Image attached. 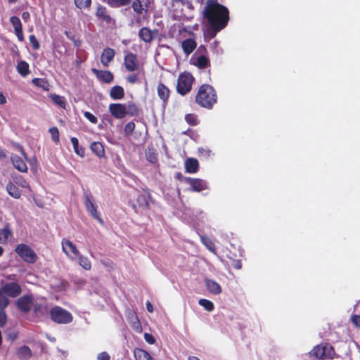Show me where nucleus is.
<instances>
[{"instance_id": "1", "label": "nucleus", "mask_w": 360, "mask_h": 360, "mask_svg": "<svg viewBox=\"0 0 360 360\" xmlns=\"http://www.w3.org/2000/svg\"><path fill=\"white\" fill-rule=\"evenodd\" d=\"M204 13L212 27L217 32L223 29L227 24L229 11L216 0H207Z\"/></svg>"}, {"instance_id": "2", "label": "nucleus", "mask_w": 360, "mask_h": 360, "mask_svg": "<svg viewBox=\"0 0 360 360\" xmlns=\"http://www.w3.org/2000/svg\"><path fill=\"white\" fill-rule=\"evenodd\" d=\"M195 100L200 106L211 108L217 102V94L212 86L203 84L200 87Z\"/></svg>"}, {"instance_id": "3", "label": "nucleus", "mask_w": 360, "mask_h": 360, "mask_svg": "<svg viewBox=\"0 0 360 360\" xmlns=\"http://www.w3.org/2000/svg\"><path fill=\"white\" fill-rule=\"evenodd\" d=\"M15 253L25 262L34 264L38 259L33 249L27 244H18L15 248Z\"/></svg>"}, {"instance_id": "4", "label": "nucleus", "mask_w": 360, "mask_h": 360, "mask_svg": "<svg viewBox=\"0 0 360 360\" xmlns=\"http://www.w3.org/2000/svg\"><path fill=\"white\" fill-rule=\"evenodd\" d=\"M309 355L316 359H332L335 352L333 347L329 345H317L311 349Z\"/></svg>"}, {"instance_id": "5", "label": "nucleus", "mask_w": 360, "mask_h": 360, "mask_svg": "<svg viewBox=\"0 0 360 360\" xmlns=\"http://www.w3.org/2000/svg\"><path fill=\"white\" fill-rule=\"evenodd\" d=\"M193 80L194 77L191 73L187 72L181 73L177 80V91L181 95L188 93L191 89Z\"/></svg>"}, {"instance_id": "6", "label": "nucleus", "mask_w": 360, "mask_h": 360, "mask_svg": "<svg viewBox=\"0 0 360 360\" xmlns=\"http://www.w3.org/2000/svg\"><path fill=\"white\" fill-rule=\"evenodd\" d=\"M51 319L61 324H67L72 321V314L67 310L60 307H54L50 311Z\"/></svg>"}, {"instance_id": "7", "label": "nucleus", "mask_w": 360, "mask_h": 360, "mask_svg": "<svg viewBox=\"0 0 360 360\" xmlns=\"http://www.w3.org/2000/svg\"><path fill=\"white\" fill-rule=\"evenodd\" d=\"M62 250L66 257L72 262L76 261L77 257H79L80 252L77 247L70 240L63 238L61 240Z\"/></svg>"}, {"instance_id": "8", "label": "nucleus", "mask_w": 360, "mask_h": 360, "mask_svg": "<svg viewBox=\"0 0 360 360\" xmlns=\"http://www.w3.org/2000/svg\"><path fill=\"white\" fill-rule=\"evenodd\" d=\"M0 288L8 297H16L21 293V287L16 282L5 283L1 281Z\"/></svg>"}, {"instance_id": "9", "label": "nucleus", "mask_w": 360, "mask_h": 360, "mask_svg": "<svg viewBox=\"0 0 360 360\" xmlns=\"http://www.w3.org/2000/svg\"><path fill=\"white\" fill-rule=\"evenodd\" d=\"M22 158L18 155H13L11 156V161L15 169L21 172H27V167L25 162L24 159L27 160V157L22 148H20Z\"/></svg>"}, {"instance_id": "10", "label": "nucleus", "mask_w": 360, "mask_h": 360, "mask_svg": "<svg viewBox=\"0 0 360 360\" xmlns=\"http://www.w3.org/2000/svg\"><path fill=\"white\" fill-rule=\"evenodd\" d=\"M150 7V1L143 3L141 0H134L131 3L134 12L139 16L146 15Z\"/></svg>"}, {"instance_id": "11", "label": "nucleus", "mask_w": 360, "mask_h": 360, "mask_svg": "<svg viewBox=\"0 0 360 360\" xmlns=\"http://www.w3.org/2000/svg\"><path fill=\"white\" fill-rule=\"evenodd\" d=\"M109 111L116 119H122L127 115L125 104L111 103L109 105Z\"/></svg>"}, {"instance_id": "12", "label": "nucleus", "mask_w": 360, "mask_h": 360, "mask_svg": "<svg viewBox=\"0 0 360 360\" xmlns=\"http://www.w3.org/2000/svg\"><path fill=\"white\" fill-rule=\"evenodd\" d=\"M32 302L33 299L31 296L25 295L16 301V304L21 311L26 312L30 310Z\"/></svg>"}, {"instance_id": "13", "label": "nucleus", "mask_w": 360, "mask_h": 360, "mask_svg": "<svg viewBox=\"0 0 360 360\" xmlns=\"http://www.w3.org/2000/svg\"><path fill=\"white\" fill-rule=\"evenodd\" d=\"M11 22L14 28V33L20 41H24V34L22 29V23L17 16H12L10 19Z\"/></svg>"}, {"instance_id": "14", "label": "nucleus", "mask_w": 360, "mask_h": 360, "mask_svg": "<svg viewBox=\"0 0 360 360\" xmlns=\"http://www.w3.org/2000/svg\"><path fill=\"white\" fill-rule=\"evenodd\" d=\"M124 65L128 71L132 72L137 70L139 64L136 56L133 53H128L124 57Z\"/></svg>"}, {"instance_id": "15", "label": "nucleus", "mask_w": 360, "mask_h": 360, "mask_svg": "<svg viewBox=\"0 0 360 360\" xmlns=\"http://www.w3.org/2000/svg\"><path fill=\"white\" fill-rule=\"evenodd\" d=\"M158 30H150L147 27H143L139 32V37L145 42H150L158 34Z\"/></svg>"}, {"instance_id": "16", "label": "nucleus", "mask_w": 360, "mask_h": 360, "mask_svg": "<svg viewBox=\"0 0 360 360\" xmlns=\"http://www.w3.org/2000/svg\"><path fill=\"white\" fill-rule=\"evenodd\" d=\"M91 71L99 80L105 83H110L113 79V75L110 71L98 70L96 68H93Z\"/></svg>"}, {"instance_id": "17", "label": "nucleus", "mask_w": 360, "mask_h": 360, "mask_svg": "<svg viewBox=\"0 0 360 360\" xmlns=\"http://www.w3.org/2000/svg\"><path fill=\"white\" fill-rule=\"evenodd\" d=\"M115 56V51L110 48L105 49L101 54V61L105 67H108L109 63Z\"/></svg>"}, {"instance_id": "18", "label": "nucleus", "mask_w": 360, "mask_h": 360, "mask_svg": "<svg viewBox=\"0 0 360 360\" xmlns=\"http://www.w3.org/2000/svg\"><path fill=\"white\" fill-rule=\"evenodd\" d=\"M85 207L87 210V211L91 214V216L97 219L100 223H103L102 219L99 217L98 212H97L96 207L93 202L92 200H91L90 198H86L84 202Z\"/></svg>"}, {"instance_id": "19", "label": "nucleus", "mask_w": 360, "mask_h": 360, "mask_svg": "<svg viewBox=\"0 0 360 360\" xmlns=\"http://www.w3.org/2000/svg\"><path fill=\"white\" fill-rule=\"evenodd\" d=\"M188 182L192 187L193 191L200 192L207 188L206 183L201 179H188Z\"/></svg>"}, {"instance_id": "20", "label": "nucleus", "mask_w": 360, "mask_h": 360, "mask_svg": "<svg viewBox=\"0 0 360 360\" xmlns=\"http://www.w3.org/2000/svg\"><path fill=\"white\" fill-rule=\"evenodd\" d=\"M205 285L207 290L213 295H219L221 292L220 285L213 280L206 279Z\"/></svg>"}, {"instance_id": "21", "label": "nucleus", "mask_w": 360, "mask_h": 360, "mask_svg": "<svg viewBox=\"0 0 360 360\" xmlns=\"http://www.w3.org/2000/svg\"><path fill=\"white\" fill-rule=\"evenodd\" d=\"M16 355L20 360H30L32 352L27 346H22L17 349Z\"/></svg>"}, {"instance_id": "22", "label": "nucleus", "mask_w": 360, "mask_h": 360, "mask_svg": "<svg viewBox=\"0 0 360 360\" xmlns=\"http://www.w3.org/2000/svg\"><path fill=\"white\" fill-rule=\"evenodd\" d=\"M197 44L193 39H186L181 43V46L185 54L189 55L196 48Z\"/></svg>"}, {"instance_id": "23", "label": "nucleus", "mask_w": 360, "mask_h": 360, "mask_svg": "<svg viewBox=\"0 0 360 360\" xmlns=\"http://www.w3.org/2000/svg\"><path fill=\"white\" fill-rule=\"evenodd\" d=\"M157 92L159 98L163 102H166L168 100L169 97L170 91L168 89V87L166 86L165 84L160 83L157 87Z\"/></svg>"}, {"instance_id": "24", "label": "nucleus", "mask_w": 360, "mask_h": 360, "mask_svg": "<svg viewBox=\"0 0 360 360\" xmlns=\"http://www.w3.org/2000/svg\"><path fill=\"white\" fill-rule=\"evenodd\" d=\"M90 149L98 158H103L105 156L104 147L101 142H93L90 146Z\"/></svg>"}, {"instance_id": "25", "label": "nucleus", "mask_w": 360, "mask_h": 360, "mask_svg": "<svg viewBox=\"0 0 360 360\" xmlns=\"http://www.w3.org/2000/svg\"><path fill=\"white\" fill-rule=\"evenodd\" d=\"M134 356L136 360H153L150 354L146 350L136 348L134 350Z\"/></svg>"}, {"instance_id": "26", "label": "nucleus", "mask_w": 360, "mask_h": 360, "mask_svg": "<svg viewBox=\"0 0 360 360\" xmlns=\"http://www.w3.org/2000/svg\"><path fill=\"white\" fill-rule=\"evenodd\" d=\"M185 168L188 173H195L198 168V162L194 158H188L185 162Z\"/></svg>"}, {"instance_id": "27", "label": "nucleus", "mask_w": 360, "mask_h": 360, "mask_svg": "<svg viewBox=\"0 0 360 360\" xmlns=\"http://www.w3.org/2000/svg\"><path fill=\"white\" fill-rule=\"evenodd\" d=\"M6 191L9 195L15 199H19L21 197V192L14 184L10 182L6 186Z\"/></svg>"}, {"instance_id": "28", "label": "nucleus", "mask_w": 360, "mask_h": 360, "mask_svg": "<svg viewBox=\"0 0 360 360\" xmlns=\"http://www.w3.org/2000/svg\"><path fill=\"white\" fill-rule=\"evenodd\" d=\"M110 96L114 100L122 99L124 96L123 88L120 86H113L110 90Z\"/></svg>"}, {"instance_id": "29", "label": "nucleus", "mask_w": 360, "mask_h": 360, "mask_svg": "<svg viewBox=\"0 0 360 360\" xmlns=\"http://www.w3.org/2000/svg\"><path fill=\"white\" fill-rule=\"evenodd\" d=\"M191 61L194 65L198 66L200 68H204L209 64L208 58L204 56L193 57L191 58Z\"/></svg>"}, {"instance_id": "30", "label": "nucleus", "mask_w": 360, "mask_h": 360, "mask_svg": "<svg viewBox=\"0 0 360 360\" xmlns=\"http://www.w3.org/2000/svg\"><path fill=\"white\" fill-rule=\"evenodd\" d=\"M129 319H131V327L133 329L138 333H141L142 332V326L141 323L136 316V314L134 312L129 314Z\"/></svg>"}, {"instance_id": "31", "label": "nucleus", "mask_w": 360, "mask_h": 360, "mask_svg": "<svg viewBox=\"0 0 360 360\" xmlns=\"http://www.w3.org/2000/svg\"><path fill=\"white\" fill-rule=\"evenodd\" d=\"M51 287L56 292H60L63 290H65L68 287V283L63 280H54L51 281Z\"/></svg>"}, {"instance_id": "32", "label": "nucleus", "mask_w": 360, "mask_h": 360, "mask_svg": "<svg viewBox=\"0 0 360 360\" xmlns=\"http://www.w3.org/2000/svg\"><path fill=\"white\" fill-rule=\"evenodd\" d=\"M29 64L25 62V61H20L17 66H16V69H17V71L22 76V77H26L29 75L30 73V70H29Z\"/></svg>"}, {"instance_id": "33", "label": "nucleus", "mask_w": 360, "mask_h": 360, "mask_svg": "<svg viewBox=\"0 0 360 360\" xmlns=\"http://www.w3.org/2000/svg\"><path fill=\"white\" fill-rule=\"evenodd\" d=\"M11 235L12 231L8 224L6 225L4 229H0V243H6Z\"/></svg>"}, {"instance_id": "34", "label": "nucleus", "mask_w": 360, "mask_h": 360, "mask_svg": "<svg viewBox=\"0 0 360 360\" xmlns=\"http://www.w3.org/2000/svg\"><path fill=\"white\" fill-rule=\"evenodd\" d=\"M76 261H77L79 264L84 269H91V264L90 260L86 257L82 255L81 253L79 255V257H77Z\"/></svg>"}, {"instance_id": "35", "label": "nucleus", "mask_w": 360, "mask_h": 360, "mask_svg": "<svg viewBox=\"0 0 360 360\" xmlns=\"http://www.w3.org/2000/svg\"><path fill=\"white\" fill-rule=\"evenodd\" d=\"M49 97L56 105L63 108H65L66 101L63 96L55 94H51L49 95Z\"/></svg>"}, {"instance_id": "36", "label": "nucleus", "mask_w": 360, "mask_h": 360, "mask_svg": "<svg viewBox=\"0 0 360 360\" xmlns=\"http://www.w3.org/2000/svg\"><path fill=\"white\" fill-rule=\"evenodd\" d=\"M32 82L34 85H36L38 87L42 88L45 91H49L50 89V84L44 79L34 78L32 80Z\"/></svg>"}, {"instance_id": "37", "label": "nucleus", "mask_w": 360, "mask_h": 360, "mask_svg": "<svg viewBox=\"0 0 360 360\" xmlns=\"http://www.w3.org/2000/svg\"><path fill=\"white\" fill-rule=\"evenodd\" d=\"M70 141L73 146L75 153L79 156L83 158L84 156V148L79 147L78 139L75 137H72Z\"/></svg>"}, {"instance_id": "38", "label": "nucleus", "mask_w": 360, "mask_h": 360, "mask_svg": "<svg viewBox=\"0 0 360 360\" xmlns=\"http://www.w3.org/2000/svg\"><path fill=\"white\" fill-rule=\"evenodd\" d=\"M131 0H107V3L114 8H118L128 5Z\"/></svg>"}, {"instance_id": "39", "label": "nucleus", "mask_w": 360, "mask_h": 360, "mask_svg": "<svg viewBox=\"0 0 360 360\" xmlns=\"http://www.w3.org/2000/svg\"><path fill=\"white\" fill-rule=\"evenodd\" d=\"M96 15L107 21V22H109L110 20V18L109 15H107L106 13V8L105 7H103V6H98L97 8V10H96Z\"/></svg>"}, {"instance_id": "40", "label": "nucleus", "mask_w": 360, "mask_h": 360, "mask_svg": "<svg viewBox=\"0 0 360 360\" xmlns=\"http://www.w3.org/2000/svg\"><path fill=\"white\" fill-rule=\"evenodd\" d=\"M198 303L207 311H212L214 309V304L212 303V302L208 300L200 299L198 301Z\"/></svg>"}, {"instance_id": "41", "label": "nucleus", "mask_w": 360, "mask_h": 360, "mask_svg": "<svg viewBox=\"0 0 360 360\" xmlns=\"http://www.w3.org/2000/svg\"><path fill=\"white\" fill-rule=\"evenodd\" d=\"M15 184L23 188H27L30 190V186L29 183L22 176H18L15 179Z\"/></svg>"}, {"instance_id": "42", "label": "nucleus", "mask_w": 360, "mask_h": 360, "mask_svg": "<svg viewBox=\"0 0 360 360\" xmlns=\"http://www.w3.org/2000/svg\"><path fill=\"white\" fill-rule=\"evenodd\" d=\"M49 131L51 134L53 141L55 143H58L60 137L58 129L56 127H53L49 129Z\"/></svg>"}, {"instance_id": "43", "label": "nucleus", "mask_w": 360, "mask_h": 360, "mask_svg": "<svg viewBox=\"0 0 360 360\" xmlns=\"http://www.w3.org/2000/svg\"><path fill=\"white\" fill-rule=\"evenodd\" d=\"M125 109L127 111V115L129 114L132 116L137 115L139 112L138 108L134 103H130L127 105H125Z\"/></svg>"}, {"instance_id": "44", "label": "nucleus", "mask_w": 360, "mask_h": 360, "mask_svg": "<svg viewBox=\"0 0 360 360\" xmlns=\"http://www.w3.org/2000/svg\"><path fill=\"white\" fill-rule=\"evenodd\" d=\"M201 241L202 243L206 246V248L211 251L212 252H215L214 245L213 243L207 238L205 236H201Z\"/></svg>"}, {"instance_id": "45", "label": "nucleus", "mask_w": 360, "mask_h": 360, "mask_svg": "<svg viewBox=\"0 0 360 360\" xmlns=\"http://www.w3.org/2000/svg\"><path fill=\"white\" fill-rule=\"evenodd\" d=\"M91 2V0H75L76 6L80 9L89 7Z\"/></svg>"}, {"instance_id": "46", "label": "nucleus", "mask_w": 360, "mask_h": 360, "mask_svg": "<svg viewBox=\"0 0 360 360\" xmlns=\"http://www.w3.org/2000/svg\"><path fill=\"white\" fill-rule=\"evenodd\" d=\"M186 121L191 125H195L198 123L197 117L193 114H188L185 116Z\"/></svg>"}, {"instance_id": "47", "label": "nucleus", "mask_w": 360, "mask_h": 360, "mask_svg": "<svg viewBox=\"0 0 360 360\" xmlns=\"http://www.w3.org/2000/svg\"><path fill=\"white\" fill-rule=\"evenodd\" d=\"M30 42L34 50H38L40 48V44L34 35L32 34L29 37Z\"/></svg>"}, {"instance_id": "48", "label": "nucleus", "mask_w": 360, "mask_h": 360, "mask_svg": "<svg viewBox=\"0 0 360 360\" xmlns=\"http://www.w3.org/2000/svg\"><path fill=\"white\" fill-rule=\"evenodd\" d=\"M4 309H5L0 308V327H3L7 321V316Z\"/></svg>"}, {"instance_id": "49", "label": "nucleus", "mask_w": 360, "mask_h": 360, "mask_svg": "<svg viewBox=\"0 0 360 360\" xmlns=\"http://www.w3.org/2000/svg\"><path fill=\"white\" fill-rule=\"evenodd\" d=\"M135 124L134 122H128L124 127V132L126 134H131L134 130Z\"/></svg>"}, {"instance_id": "50", "label": "nucleus", "mask_w": 360, "mask_h": 360, "mask_svg": "<svg viewBox=\"0 0 360 360\" xmlns=\"http://www.w3.org/2000/svg\"><path fill=\"white\" fill-rule=\"evenodd\" d=\"M84 116L90 122L93 124H96L98 122L96 117H95L92 113L89 112H85L84 113Z\"/></svg>"}, {"instance_id": "51", "label": "nucleus", "mask_w": 360, "mask_h": 360, "mask_svg": "<svg viewBox=\"0 0 360 360\" xmlns=\"http://www.w3.org/2000/svg\"><path fill=\"white\" fill-rule=\"evenodd\" d=\"M144 339H145V340H146L148 343H149V344H150V345H153V344H154V343L155 342V338H154L151 334H150V333H146L144 334Z\"/></svg>"}, {"instance_id": "52", "label": "nucleus", "mask_w": 360, "mask_h": 360, "mask_svg": "<svg viewBox=\"0 0 360 360\" xmlns=\"http://www.w3.org/2000/svg\"><path fill=\"white\" fill-rule=\"evenodd\" d=\"M110 355L105 352L99 353L97 356V360H110Z\"/></svg>"}, {"instance_id": "53", "label": "nucleus", "mask_w": 360, "mask_h": 360, "mask_svg": "<svg viewBox=\"0 0 360 360\" xmlns=\"http://www.w3.org/2000/svg\"><path fill=\"white\" fill-rule=\"evenodd\" d=\"M352 323L357 327L360 328V316L354 315L351 318Z\"/></svg>"}, {"instance_id": "54", "label": "nucleus", "mask_w": 360, "mask_h": 360, "mask_svg": "<svg viewBox=\"0 0 360 360\" xmlns=\"http://www.w3.org/2000/svg\"><path fill=\"white\" fill-rule=\"evenodd\" d=\"M127 81L131 84H134L137 81V76L136 75L129 76L127 77Z\"/></svg>"}, {"instance_id": "55", "label": "nucleus", "mask_w": 360, "mask_h": 360, "mask_svg": "<svg viewBox=\"0 0 360 360\" xmlns=\"http://www.w3.org/2000/svg\"><path fill=\"white\" fill-rule=\"evenodd\" d=\"M146 309L150 313L154 310L153 304L149 301L146 302Z\"/></svg>"}, {"instance_id": "56", "label": "nucleus", "mask_w": 360, "mask_h": 360, "mask_svg": "<svg viewBox=\"0 0 360 360\" xmlns=\"http://www.w3.org/2000/svg\"><path fill=\"white\" fill-rule=\"evenodd\" d=\"M30 13L28 12H23L22 14V18L24 20H27L30 18Z\"/></svg>"}, {"instance_id": "57", "label": "nucleus", "mask_w": 360, "mask_h": 360, "mask_svg": "<svg viewBox=\"0 0 360 360\" xmlns=\"http://www.w3.org/2000/svg\"><path fill=\"white\" fill-rule=\"evenodd\" d=\"M6 103V97L2 94H0V104L3 105V104H5Z\"/></svg>"}, {"instance_id": "58", "label": "nucleus", "mask_w": 360, "mask_h": 360, "mask_svg": "<svg viewBox=\"0 0 360 360\" xmlns=\"http://www.w3.org/2000/svg\"><path fill=\"white\" fill-rule=\"evenodd\" d=\"M200 153H203L205 156H210L211 151L207 149H201Z\"/></svg>"}, {"instance_id": "59", "label": "nucleus", "mask_w": 360, "mask_h": 360, "mask_svg": "<svg viewBox=\"0 0 360 360\" xmlns=\"http://www.w3.org/2000/svg\"><path fill=\"white\" fill-rule=\"evenodd\" d=\"M234 268L239 269L241 268V264L239 261H237L233 264Z\"/></svg>"}, {"instance_id": "60", "label": "nucleus", "mask_w": 360, "mask_h": 360, "mask_svg": "<svg viewBox=\"0 0 360 360\" xmlns=\"http://www.w3.org/2000/svg\"><path fill=\"white\" fill-rule=\"evenodd\" d=\"M148 160H149L151 162H155V160H156V157H155L154 155H150V156L148 157Z\"/></svg>"}, {"instance_id": "61", "label": "nucleus", "mask_w": 360, "mask_h": 360, "mask_svg": "<svg viewBox=\"0 0 360 360\" xmlns=\"http://www.w3.org/2000/svg\"><path fill=\"white\" fill-rule=\"evenodd\" d=\"M6 157V153L4 151L0 148V158H4Z\"/></svg>"}, {"instance_id": "62", "label": "nucleus", "mask_w": 360, "mask_h": 360, "mask_svg": "<svg viewBox=\"0 0 360 360\" xmlns=\"http://www.w3.org/2000/svg\"><path fill=\"white\" fill-rule=\"evenodd\" d=\"M188 360H200V359L197 356H190L188 357Z\"/></svg>"}, {"instance_id": "63", "label": "nucleus", "mask_w": 360, "mask_h": 360, "mask_svg": "<svg viewBox=\"0 0 360 360\" xmlns=\"http://www.w3.org/2000/svg\"><path fill=\"white\" fill-rule=\"evenodd\" d=\"M3 253H4V248L1 246H0V257L3 255Z\"/></svg>"}]
</instances>
